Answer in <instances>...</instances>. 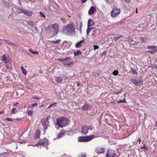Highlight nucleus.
<instances>
[{"label":"nucleus","mask_w":157,"mask_h":157,"mask_svg":"<svg viewBox=\"0 0 157 157\" xmlns=\"http://www.w3.org/2000/svg\"><path fill=\"white\" fill-rule=\"evenodd\" d=\"M63 33L67 35L71 36L75 31L74 24L71 22L67 25L66 27H64L63 29Z\"/></svg>","instance_id":"1"},{"label":"nucleus","mask_w":157,"mask_h":157,"mask_svg":"<svg viewBox=\"0 0 157 157\" xmlns=\"http://www.w3.org/2000/svg\"><path fill=\"white\" fill-rule=\"evenodd\" d=\"M52 27L53 29L51 28L50 26H48L47 29L49 31L48 32L50 34H52V32L53 30H54V32L52 33L51 36L52 37H53L58 34L59 30V26L57 24H54L52 25Z\"/></svg>","instance_id":"2"},{"label":"nucleus","mask_w":157,"mask_h":157,"mask_svg":"<svg viewBox=\"0 0 157 157\" xmlns=\"http://www.w3.org/2000/svg\"><path fill=\"white\" fill-rule=\"evenodd\" d=\"M68 120L66 117H61L57 118L56 120V124L60 128L65 127L68 124Z\"/></svg>","instance_id":"3"},{"label":"nucleus","mask_w":157,"mask_h":157,"mask_svg":"<svg viewBox=\"0 0 157 157\" xmlns=\"http://www.w3.org/2000/svg\"><path fill=\"white\" fill-rule=\"evenodd\" d=\"M95 137V136L91 135L86 136L79 137L78 138V141L81 142H86L89 141Z\"/></svg>","instance_id":"4"},{"label":"nucleus","mask_w":157,"mask_h":157,"mask_svg":"<svg viewBox=\"0 0 157 157\" xmlns=\"http://www.w3.org/2000/svg\"><path fill=\"white\" fill-rule=\"evenodd\" d=\"M49 116H47L46 118L43 119L41 121V124H42L44 127V131L45 132L47 128L49 126V122L48 121Z\"/></svg>","instance_id":"5"},{"label":"nucleus","mask_w":157,"mask_h":157,"mask_svg":"<svg viewBox=\"0 0 157 157\" xmlns=\"http://www.w3.org/2000/svg\"><path fill=\"white\" fill-rule=\"evenodd\" d=\"M120 13L119 9H114L112 10L111 13L112 17H115L118 15Z\"/></svg>","instance_id":"6"},{"label":"nucleus","mask_w":157,"mask_h":157,"mask_svg":"<svg viewBox=\"0 0 157 157\" xmlns=\"http://www.w3.org/2000/svg\"><path fill=\"white\" fill-rule=\"evenodd\" d=\"M106 156V157H115L114 151L111 149H108Z\"/></svg>","instance_id":"7"},{"label":"nucleus","mask_w":157,"mask_h":157,"mask_svg":"<svg viewBox=\"0 0 157 157\" xmlns=\"http://www.w3.org/2000/svg\"><path fill=\"white\" fill-rule=\"evenodd\" d=\"M66 132H67L65 130L62 131L57 135V137L54 138L53 140H56L57 139H60L64 136L65 134H66Z\"/></svg>","instance_id":"8"},{"label":"nucleus","mask_w":157,"mask_h":157,"mask_svg":"<svg viewBox=\"0 0 157 157\" xmlns=\"http://www.w3.org/2000/svg\"><path fill=\"white\" fill-rule=\"evenodd\" d=\"M82 132L85 135H86L88 132L87 126L85 125L82 126L81 128Z\"/></svg>","instance_id":"9"},{"label":"nucleus","mask_w":157,"mask_h":157,"mask_svg":"<svg viewBox=\"0 0 157 157\" xmlns=\"http://www.w3.org/2000/svg\"><path fill=\"white\" fill-rule=\"evenodd\" d=\"M96 12V10L94 6H92L88 11V14L89 15H91L94 14Z\"/></svg>","instance_id":"10"},{"label":"nucleus","mask_w":157,"mask_h":157,"mask_svg":"<svg viewBox=\"0 0 157 157\" xmlns=\"http://www.w3.org/2000/svg\"><path fill=\"white\" fill-rule=\"evenodd\" d=\"M91 108V106L88 104H85L81 107V109L82 110H90Z\"/></svg>","instance_id":"11"},{"label":"nucleus","mask_w":157,"mask_h":157,"mask_svg":"<svg viewBox=\"0 0 157 157\" xmlns=\"http://www.w3.org/2000/svg\"><path fill=\"white\" fill-rule=\"evenodd\" d=\"M96 152L98 154L103 153L105 152V150L103 148L97 147L96 149Z\"/></svg>","instance_id":"12"},{"label":"nucleus","mask_w":157,"mask_h":157,"mask_svg":"<svg viewBox=\"0 0 157 157\" xmlns=\"http://www.w3.org/2000/svg\"><path fill=\"white\" fill-rule=\"evenodd\" d=\"M20 10L25 15L31 16L32 15L33 13L32 12H29L22 9H20Z\"/></svg>","instance_id":"13"},{"label":"nucleus","mask_w":157,"mask_h":157,"mask_svg":"<svg viewBox=\"0 0 157 157\" xmlns=\"http://www.w3.org/2000/svg\"><path fill=\"white\" fill-rule=\"evenodd\" d=\"M95 24V22L93 20L90 19L88 20L87 23L88 27H89Z\"/></svg>","instance_id":"14"},{"label":"nucleus","mask_w":157,"mask_h":157,"mask_svg":"<svg viewBox=\"0 0 157 157\" xmlns=\"http://www.w3.org/2000/svg\"><path fill=\"white\" fill-rule=\"evenodd\" d=\"M84 40H81L79 42H78L75 45V47L76 48H79L82 47V42H84Z\"/></svg>","instance_id":"15"},{"label":"nucleus","mask_w":157,"mask_h":157,"mask_svg":"<svg viewBox=\"0 0 157 157\" xmlns=\"http://www.w3.org/2000/svg\"><path fill=\"white\" fill-rule=\"evenodd\" d=\"M132 82L136 86H140L141 85V82L140 81L138 82L136 80L134 79Z\"/></svg>","instance_id":"16"},{"label":"nucleus","mask_w":157,"mask_h":157,"mask_svg":"<svg viewBox=\"0 0 157 157\" xmlns=\"http://www.w3.org/2000/svg\"><path fill=\"white\" fill-rule=\"evenodd\" d=\"M63 78L62 77H56L55 78L56 81L58 83H59L62 82Z\"/></svg>","instance_id":"17"},{"label":"nucleus","mask_w":157,"mask_h":157,"mask_svg":"<svg viewBox=\"0 0 157 157\" xmlns=\"http://www.w3.org/2000/svg\"><path fill=\"white\" fill-rule=\"evenodd\" d=\"M71 59V58L69 57L65 59H58V60L60 61L63 63V62L65 61H68V60Z\"/></svg>","instance_id":"18"},{"label":"nucleus","mask_w":157,"mask_h":157,"mask_svg":"<svg viewBox=\"0 0 157 157\" xmlns=\"http://www.w3.org/2000/svg\"><path fill=\"white\" fill-rule=\"evenodd\" d=\"M2 41L6 42L8 44L10 45H14V44L9 40H6L5 39H1Z\"/></svg>","instance_id":"19"},{"label":"nucleus","mask_w":157,"mask_h":157,"mask_svg":"<svg viewBox=\"0 0 157 157\" xmlns=\"http://www.w3.org/2000/svg\"><path fill=\"white\" fill-rule=\"evenodd\" d=\"M66 61H67L63 62V64L64 65H68V66H73V62H71L70 63H67L66 62ZM67 61L69 62V60Z\"/></svg>","instance_id":"20"},{"label":"nucleus","mask_w":157,"mask_h":157,"mask_svg":"<svg viewBox=\"0 0 157 157\" xmlns=\"http://www.w3.org/2000/svg\"><path fill=\"white\" fill-rule=\"evenodd\" d=\"M61 41V40L60 39H58L56 41H51L50 42L52 43V44H58L60 43Z\"/></svg>","instance_id":"21"},{"label":"nucleus","mask_w":157,"mask_h":157,"mask_svg":"<svg viewBox=\"0 0 157 157\" xmlns=\"http://www.w3.org/2000/svg\"><path fill=\"white\" fill-rule=\"evenodd\" d=\"M21 68L23 73L25 75H26L27 73L26 70L24 68L23 66H21Z\"/></svg>","instance_id":"22"},{"label":"nucleus","mask_w":157,"mask_h":157,"mask_svg":"<svg viewBox=\"0 0 157 157\" xmlns=\"http://www.w3.org/2000/svg\"><path fill=\"white\" fill-rule=\"evenodd\" d=\"M56 103H54L53 104H51V105H50L47 108V109H49L50 108L52 107H53V109H54L55 107H56Z\"/></svg>","instance_id":"23"},{"label":"nucleus","mask_w":157,"mask_h":157,"mask_svg":"<svg viewBox=\"0 0 157 157\" xmlns=\"http://www.w3.org/2000/svg\"><path fill=\"white\" fill-rule=\"evenodd\" d=\"M82 53L79 50H78L76 52H74V54L75 56H77L78 55L81 54Z\"/></svg>","instance_id":"24"},{"label":"nucleus","mask_w":157,"mask_h":157,"mask_svg":"<svg viewBox=\"0 0 157 157\" xmlns=\"http://www.w3.org/2000/svg\"><path fill=\"white\" fill-rule=\"evenodd\" d=\"M2 60L5 63H6V58L5 55H3L1 57Z\"/></svg>","instance_id":"25"},{"label":"nucleus","mask_w":157,"mask_h":157,"mask_svg":"<svg viewBox=\"0 0 157 157\" xmlns=\"http://www.w3.org/2000/svg\"><path fill=\"white\" fill-rule=\"evenodd\" d=\"M117 103H126V102L125 101V99L124 98V99L123 100H121L118 101H117Z\"/></svg>","instance_id":"26"},{"label":"nucleus","mask_w":157,"mask_h":157,"mask_svg":"<svg viewBox=\"0 0 157 157\" xmlns=\"http://www.w3.org/2000/svg\"><path fill=\"white\" fill-rule=\"evenodd\" d=\"M127 39L128 41L129 42H131L134 41L133 38L130 37H128Z\"/></svg>","instance_id":"27"},{"label":"nucleus","mask_w":157,"mask_h":157,"mask_svg":"<svg viewBox=\"0 0 157 157\" xmlns=\"http://www.w3.org/2000/svg\"><path fill=\"white\" fill-rule=\"evenodd\" d=\"M87 128L88 129V130H92L94 128V127L93 126L90 125L89 126H87Z\"/></svg>","instance_id":"28"},{"label":"nucleus","mask_w":157,"mask_h":157,"mask_svg":"<svg viewBox=\"0 0 157 157\" xmlns=\"http://www.w3.org/2000/svg\"><path fill=\"white\" fill-rule=\"evenodd\" d=\"M44 143V140H40L38 143L40 145H43Z\"/></svg>","instance_id":"29"},{"label":"nucleus","mask_w":157,"mask_h":157,"mask_svg":"<svg viewBox=\"0 0 157 157\" xmlns=\"http://www.w3.org/2000/svg\"><path fill=\"white\" fill-rule=\"evenodd\" d=\"M118 71L117 70H114L113 72V74L114 75H117L118 74Z\"/></svg>","instance_id":"30"},{"label":"nucleus","mask_w":157,"mask_h":157,"mask_svg":"<svg viewBox=\"0 0 157 157\" xmlns=\"http://www.w3.org/2000/svg\"><path fill=\"white\" fill-rule=\"evenodd\" d=\"M91 30V28H89V27H88L86 30V35L87 36L89 35Z\"/></svg>","instance_id":"31"},{"label":"nucleus","mask_w":157,"mask_h":157,"mask_svg":"<svg viewBox=\"0 0 157 157\" xmlns=\"http://www.w3.org/2000/svg\"><path fill=\"white\" fill-rule=\"evenodd\" d=\"M148 41V39L146 37H144V43H147Z\"/></svg>","instance_id":"32"},{"label":"nucleus","mask_w":157,"mask_h":157,"mask_svg":"<svg viewBox=\"0 0 157 157\" xmlns=\"http://www.w3.org/2000/svg\"><path fill=\"white\" fill-rule=\"evenodd\" d=\"M132 73L134 75H137V73L136 71L135 70H134L132 68Z\"/></svg>","instance_id":"33"},{"label":"nucleus","mask_w":157,"mask_h":157,"mask_svg":"<svg viewBox=\"0 0 157 157\" xmlns=\"http://www.w3.org/2000/svg\"><path fill=\"white\" fill-rule=\"evenodd\" d=\"M6 120L8 121L12 122L13 121V119H12V118H7L6 119Z\"/></svg>","instance_id":"34"},{"label":"nucleus","mask_w":157,"mask_h":157,"mask_svg":"<svg viewBox=\"0 0 157 157\" xmlns=\"http://www.w3.org/2000/svg\"><path fill=\"white\" fill-rule=\"evenodd\" d=\"M154 46L153 45H150L148 46L147 47V48L148 49H153L154 48Z\"/></svg>","instance_id":"35"},{"label":"nucleus","mask_w":157,"mask_h":157,"mask_svg":"<svg viewBox=\"0 0 157 157\" xmlns=\"http://www.w3.org/2000/svg\"><path fill=\"white\" fill-rule=\"evenodd\" d=\"M122 37V36H117L116 37H114V39L115 40L117 41V40H118L119 39H120Z\"/></svg>","instance_id":"36"},{"label":"nucleus","mask_w":157,"mask_h":157,"mask_svg":"<svg viewBox=\"0 0 157 157\" xmlns=\"http://www.w3.org/2000/svg\"><path fill=\"white\" fill-rule=\"evenodd\" d=\"M40 15L42 17H43L44 18H45L46 17L45 15L42 12H40Z\"/></svg>","instance_id":"37"},{"label":"nucleus","mask_w":157,"mask_h":157,"mask_svg":"<svg viewBox=\"0 0 157 157\" xmlns=\"http://www.w3.org/2000/svg\"><path fill=\"white\" fill-rule=\"evenodd\" d=\"M141 148H144L146 151L147 150V147L144 144L143 146L141 147Z\"/></svg>","instance_id":"38"},{"label":"nucleus","mask_w":157,"mask_h":157,"mask_svg":"<svg viewBox=\"0 0 157 157\" xmlns=\"http://www.w3.org/2000/svg\"><path fill=\"white\" fill-rule=\"evenodd\" d=\"M37 103H35L34 104H32L31 105V107L32 108L36 106L37 105Z\"/></svg>","instance_id":"39"},{"label":"nucleus","mask_w":157,"mask_h":157,"mask_svg":"<svg viewBox=\"0 0 157 157\" xmlns=\"http://www.w3.org/2000/svg\"><path fill=\"white\" fill-rule=\"evenodd\" d=\"M153 51L155 52H157V47L156 46H155L154 47V48H153Z\"/></svg>","instance_id":"40"},{"label":"nucleus","mask_w":157,"mask_h":157,"mask_svg":"<svg viewBox=\"0 0 157 157\" xmlns=\"http://www.w3.org/2000/svg\"><path fill=\"white\" fill-rule=\"evenodd\" d=\"M33 113L32 111L29 110L28 112V114L29 115L31 116Z\"/></svg>","instance_id":"41"},{"label":"nucleus","mask_w":157,"mask_h":157,"mask_svg":"<svg viewBox=\"0 0 157 157\" xmlns=\"http://www.w3.org/2000/svg\"><path fill=\"white\" fill-rule=\"evenodd\" d=\"M15 110H16V109H15V108L13 109L11 111V113H13V114L15 113Z\"/></svg>","instance_id":"42"},{"label":"nucleus","mask_w":157,"mask_h":157,"mask_svg":"<svg viewBox=\"0 0 157 157\" xmlns=\"http://www.w3.org/2000/svg\"><path fill=\"white\" fill-rule=\"evenodd\" d=\"M32 54H36L38 55L39 54V52L37 51H34L33 52H32Z\"/></svg>","instance_id":"43"},{"label":"nucleus","mask_w":157,"mask_h":157,"mask_svg":"<svg viewBox=\"0 0 157 157\" xmlns=\"http://www.w3.org/2000/svg\"><path fill=\"white\" fill-rule=\"evenodd\" d=\"M94 50H96L97 49H98L99 48V47L98 45H94Z\"/></svg>","instance_id":"44"},{"label":"nucleus","mask_w":157,"mask_h":157,"mask_svg":"<svg viewBox=\"0 0 157 157\" xmlns=\"http://www.w3.org/2000/svg\"><path fill=\"white\" fill-rule=\"evenodd\" d=\"M148 52L149 53H150V54H153L154 53V52L153 51H151V50L149 51Z\"/></svg>","instance_id":"45"},{"label":"nucleus","mask_w":157,"mask_h":157,"mask_svg":"<svg viewBox=\"0 0 157 157\" xmlns=\"http://www.w3.org/2000/svg\"><path fill=\"white\" fill-rule=\"evenodd\" d=\"M60 19L62 21L63 23L65 22V18H60Z\"/></svg>","instance_id":"46"},{"label":"nucleus","mask_w":157,"mask_h":157,"mask_svg":"<svg viewBox=\"0 0 157 157\" xmlns=\"http://www.w3.org/2000/svg\"><path fill=\"white\" fill-rule=\"evenodd\" d=\"M140 40L143 43H144V37H140Z\"/></svg>","instance_id":"47"},{"label":"nucleus","mask_w":157,"mask_h":157,"mask_svg":"<svg viewBox=\"0 0 157 157\" xmlns=\"http://www.w3.org/2000/svg\"><path fill=\"white\" fill-rule=\"evenodd\" d=\"M6 154V152H4V153H2L0 154V156H2L3 155H4V154Z\"/></svg>","instance_id":"48"},{"label":"nucleus","mask_w":157,"mask_h":157,"mask_svg":"<svg viewBox=\"0 0 157 157\" xmlns=\"http://www.w3.org/2000/svg\"><path fill=\"white\" fill-rule=\"evenodd\" d=\"M79 157H86V155L85 154L84 155H82L80 156Z\"/></svg>","instance_id":"49"},{"label":"nucleus","mask_w":157,"mask_h":157,"mask_svg":"<svg viewBox=\"0 0 157 157\" xmlns=\"http://www.w3.org/2000/svg\"><path fill=\"white\" fill-rule=\"evenodd\" d=\"M87 0H82V3L85 2Z\"/></svg>","instance_id":"50"},{"label":"nucleus","mask_w":157,"mask_h":157,"mask_svg":"<svg viewBox=\"0 0 157 157\" xmlns=\"http://www.w3.org/2000/svg\"><path fill=\"white\" fill-rule=\"evenodd\" d=\"M18 104V103L16 102L15 104H13V105L15 106H17Z\"/></svg>","instance_id":"51"},{"label":"nucleus","mask_w":157,"mask_h":157,"mask_svg":"<svg viewBox=\"0 0 157 157\" xmlns=\"http://www.w3.org/2000/svg\"><path fill=\"white\" fill-rule=\"evenodd\" d=\"M29 52H31V53H32V52H33L32 51V50L31 49H29Z\"/></svg>","instance_id":"52"},{"label":"nucleus","mask_w":157,"mask_h":157,"mask_svg":"<svg viewBox=\"0 0 157 157\" xmlns=\"http://www.w3.org/2000/svg\"><path fill=\"white\" fill-rule=\"evenodd\" d=\"M125 2H130V0H124Z\"/></svg>","instance_id":"53"},{"label":"nucleus","mask_w":157,"mask_h":157,"mask_svg":"<svg viewBox=\"0 0 157 157\" xmlns=\"http://www.w3.org/2000/svg\"><path fill=\"white\" fill-rule=\"evenodd\" d=\"M33 98H34V99H38L39 98H37V97H36L35 96V97H33Z\"/></svg>","instance_id":"54"},{"label":"nucleus","mask_w":157,"mask_h":157,"mask_svg":"<svg viewBox=\"0 0 157 157\" xmlns=\"http://www.w3.org/2000/svg\"><path fill=\"white\" fill-rule=\"evenodd\" d=\"M102 55H105L106 54V52L105 51L102 54Z\"/></svg>","instance_id":"55"},{"label":"nucleus","mask_w":157,"mask_h":157,"mask_svg":"<svg viewBox=\"0 0 157 157\" xmlns=\"http://www.w3.org/2000/svg\"><path fill=\"white\" fill-rule=\"evenodd\" d=\"M33 28H34L36 30H37V28L36 27H34Z\"/></svg>","instance_id":"56"},{"label":"nucleus","mask_w":157,"mask_h":157,"mask_svg":"<svg viewBox=\"0 0 157 157\" xmlns=\"http://www.w3.org/2000/svg\"><path fill=\"white\" fill-rule=\"evenodd\" d=\"M141 140L140 138H138V141L140 142L139 143H140V141Z\"/></svg>","instance_id":"57"},{"label":"nucleus","mask_w":157,"mask_h":157,"mask_svg":"<svg viewBox=\"0 0 157 157\" xmlns=\"http://www.w3.org/2000/svg\"><path fill=\"white\" fill-rule=\"evenodd\" d=\"M3 113V111H1V112H0V114H2V113Z\"/></svg>","instance_id":"58"},{"label":"nucleus","mask_w":157,"mask_h":157,"mask_svg":"<svg viewBox=\"0 0 157 157\" xmlns=\"http://www.w3.org/2000/svg\"><path fill=\"white\" fill-rule=\"evenodd\" d=\"M44 106V105H41V106H40V107H43Z\"/></svg>","instance_id":"59"},{"label":"nucleus","mask_w":157,"mask_h":157,"mask_svg":"<svg viewBox=\"0 0 157 157\" xmlns=\"http://www.w3.org/2000/svg\"><path fill=\"white\" fill-rule=\"evenodd\" d=\"M155 125L157 126V121H156V123H155Z\"/></svg>","instance_id":"60"},{"label":"nucleus","mask_w":157,"mask_h":157,"mask_svg":"<svg viewBox=\"0 0 157 157\" xmlns=\"http://www.w3.org/2000/svg\"><path fill=\"white\" fill-rule=\"evenodd\" d=\"M40 73H42V71H40Z\"/></svg>","instance_id":"61"},{"label":"nucleus","mask_w":157,"mask_h":157,"mask_svg":"<svg viewBox=\"0 0 157 157\" xmlns=\"http://www.w3.org/2000/svg\"><path fill=\"white\" fill-rule=\"evenodd\" d=\"M2 44V43L0 42V46H1Z\"/></svg>","instance_id":"62"},{"label":"nucleus","mask_w":157,"mask_h":157,"mask_svg":"<svg viewBox=\"0 0 157 157\" xmlns=\"http://www.w3.org/2000/svg\"><path fill=\"white\" fill-rule=\"evenodd\" d=\"M91 28V29H94V28L93 27H91V28Z\"/></svg>","instance_id":"63"},{"label":"nucleus","mask_w":157,"mask_h":157,"mask_svg":"<svg viewBox=\"0 0 157 157\" xmlns=\"http://www.w3.org/2000/svg\"><path fill=\"white\" fill-rule=\"evenodd\" d=\"M121 92V90H120V91H119L118 93H120Z\"/></svg>","instance_id":"64"}]
</instances>
